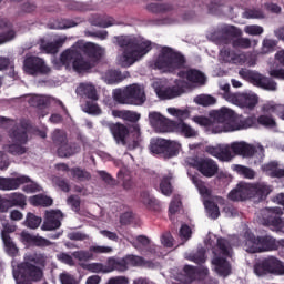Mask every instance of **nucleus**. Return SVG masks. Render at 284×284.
<instances>
[{
	"mask_svg": "<svg viewBox=\"0 0 284 284\" xmlns=\"http://www.w3.org/2000/svg\"><path fill=\"white\" fill-rule=\"evenodd\" d=\"M210 116L216 125L215 132H239L241 130H250V125L254 123V119H245L243 115H239L232 109L225 106L212 111Z\"/></svg>",
	"mask_w": 284,
	"mask_h": 284,
	"instance_id": "nucleus-1",
	"label": "nucleus"
},
{
	"mask_svg": "<svg viewBox=\"0 0 284 284\" xmlns=\"http://www.w3.org/2000/svg\"><path fill=\"white\" fill-rule=\"evenodd\" d=\"M140 199L143 205H145L150 210H156V205H159V202L156 201V199L152 197L148 191H143L140 194Z\"/></svg>",
	"mask_w": 284,
	"mask_h": 284,
	"instance_id": "nucleus-48",
	"label": "nucleus"
},
{
	"mask_svg": "<svg viewBox=\"0 0 284 284\" xmlns=\"http://www.w3.org/2000/svg\"><path fill=\"white\" fill-rule=\"evenodd\" d=\"M29 203L33 205V207H50L54 200L48 195L38 194L29 197Z\"/></svg>",
	"mask_w": 284,
	"mask_h": 284,
	"instance_id": "nucleus-33",
	"label": "nucleus"
},
{
	"mask_svg": "<svg viewBox=\"0 0 284 284\" xmlns=\"http://www.w3.org/2000/svg\"><path fill=\"white\" fill-rule=\"evenodd\" d=\"M20 239L23 245H33L34 247H50V245H52L50 240L39 235H32L28 232H22Z\"/></svg>",
	"mask_w": 284,
	"mask_h": 284,
	"instance_id": "nucleus-22",
	"label": "nucleus"
},
{
	"mask_svg": "<svg viewBox=\"0 0 284 284\" xmlns=\"http://www.w3.org/2000/svg\"><path fill=\"white\" fill-rule=\"evenodd\" d=\"M24 261L27 263H34L36 265L45 267V263L48 262V256L45 255V253H33V254L26 255Z\"/></svg>",
	"mask_w": 284,
	"mask_h": 284,
	"instance_id": "nucleus-40",
	"label": "nucleus"
},
{
	"mask_svg": "<svg viewBox=\"0 0 284 284\" xmlns=\"http://www.w3.org/2000/svg\"><path fill=\"white\" fill-rule=\"evenodd\" d=\"M28 130H30V122L28 121H21L20 124L13 126L9 132V136L14 143L6 144L3 151L12 156L26 154L28 148L23 145L28 143Z\"/></svg>",
	"mask_w": 284,
	"mask_h": 284,
	"instance_id": "nucleus-3",
	"label": "nucleus"
},
{
	"mask_svg": "<svg viewBox=\"0 0 284 284\" xmlns=\"http://www.w3.org/2000/svg\"><path fill=\"white\" fill-rule=\"evenodd\" d=\"M109 130L118 144L128 145V136H130V129L122 123H109Z\"/></svg>",
	"mask_w": 284,
	"mask_h": 284,
	"instance_id": "nucleus-21",
	"label": "nucleus"
},
{
	"mask_svg": "<svg viewBox=\"0 0 284 284\" xmlns=\"http://www.w3.org/2000/svg\"><path fill=\"white\" fill-rule=\"evenodd\" d=\"M134 41L132 39H121L119 40V45L120 48H124V52H123V65L128 67L129 63V59H128V51L132 52V48L134 45Z\"/></svg>",
	"mask_w": 284,
	"mask_h": 284,
	"instance_id": "nucleus-45",
	"label": "nucleus"
},
{
	"mask_svg": "<svg viewBox=\"0 0 284 284\" xmlns=\"http://www.w3.org/2000/svg\"><path fill=\"white\" fill-rule=\"evenodd\" d=\"M113 99L122 105H143L145 103V91L139 84H131L124 89H115Z\"/></svg>",
	"mask_w": 284,
	"mask_h": 284,
	"instance_id": "nucleus-6",
	"label": "nucleus"
},
{
	"mask_svg": "<svg viewBox=\"0 0 284 284\" xmlns=\"http://www.w3.org/2000/svg\"><path fill=\"white\" fill-rule=\"evenodd\" d=\"M229 199L230 201H247V199H252L250 184H237L236 189L229 193Z\"/></svg>",
	"mask_w": 284,
	"mask_h": 284,
	"instance_id": "nucleus-25",
	"label": "nucleus"
},
{
	"mask_svg": "<svg viewBox=\"0 0 284 284\" xmlns=\"http://www.w3.org/2000/svg\"><path fill=\"white\" fill-rule=\"evenodd\" d=\"M148 12H152V14H165V12H172L174 7L171 3H149L146 6Z\"/></svg>",
	"mask_w": 284,
	"mask_h": 284,
	"instance_id": "nucleus-35",
	"label": "nucleus"
},
{
	"mask_svg": "<svg viewBox=\"0 0 284 284\" xmlns=\"http://www.w3.org/2000/svg\"><path fill=\"white\" fill-rule=\"evenodd\" d=\"M192 183L195 185V187L199 190V193L201 196H210V190L207 186H205V182L201 180L199 176L193 175L191 178Z\"/></svg>",
	"mask_w": 284,
	"mask_h": 284,
	"instance_id": "nucleus-51",
	"label": "nucleus"
},
{
	"mask_svg": "<svg viewBox=\"0 0 284 284\" xmlns=\"http://www.w3.org/2000/svg\"><path fill=\"white\" fill-rule=\"evenodd\" d=\"M42 219L37 216L34 213H28L26 216L24 225L30 230H37L41 225Z\"/></svg>",
	"mask_w": 284,
	"mask_h": 284,
	"instance_id": "nucleus-49",
	"label": "nucleus"
},
{
	"mask_svg": "<svg viewBox=\"0 0 284 284\" xmlns=\"http://www.w3.org/2000/svg\"><path fill=\"white\" fill-rule=\"evenodd\" d=\"M128 78H130V73L128 71L122 73L119 70L111 69L105 73V79L108 83H111V84L121 83L122 81H125V79Z\"/></svg>",
	"mask_w": 284,
	"mask_h": 284,
	"instance_id": "nucleus-34",
	"label": "nucleus"
},
{
	"mask_svg": "<svg viewBox=\"0 0 284 284\" xmlns=\"http://www.w3.org/2000/svg\"><path fill=\"white\" fill-rule=\"evenodd\" d=\"M179 150H181V144L176 141L166 140L165 144V153L166 156H176L179 154Z\"/></svg>",
	"mask_w": 284,
	"mask_h": 284,
	"instance_id": "nucleus-50",
	"label": "nucleus"
},
{
	"mask_svg": "<svg viewBox=\"0 0 284 284\" xmlns=\"http://www.w3.org/2000/svg\"><path fill=\"white\" fill-rule=\"evenodd\" d=\"M63 43H65L63 39L55 40L54 42H42L40 44V50H42V52H45L47 54H57V52H59V49L63 47Z\"/></svg>",
	"mask_w": 284,
	"mask_h": 284,
	"instance_id": "nucleus-38",
	"label": "nucleus"
},
{
	"mask_svg": "<svg viewBox=\"0 0 284 284\" xmlns=\"http://www.w3.org/2000/svg\"><path fill=\"white\" fill-rule=\"evenodd\" d=\"M185 55L181 52L175 51L170 47H163L154 61V68L156 70H165V72H174L175 70L185 68Z\"/></svg>",
	"mask_w": 284,
	"mask_h": 284,
	"instance_id": "nucleus-4",
	"label": "nucleus"
},
{
	"mask_svg": "<svg viewBox=\"0 0 284 284\" xmlns=\"http://www.w3.org/2000/svg\"><path fill=\"white\" fill-rule=\"evenodd\" d=\"M245 119H253V123L248 128H257L258 125L267 128L268 130L276 128V120H274V116L272 115L263 114L258 118H256V115H251Z\"/></svg>",
	"mask_w": 284,
	"mask_h": 284,
	"instance_id": "nucleus-27",
	"label": "nucleus"
},
{
	"mask_svg": "<svg viewBox=\"0 0 284 284\" xmlns=\"http://www.w3.org/2000/svg\"><path fill=\"white\" fill-rule=\"evenodd\" d=\"M244 246L248 254H263V252H274L278 250L276 239L272 235H255L247 230L244 233Z\"/></svg>",
	"mask_w": 284,
	"mask_h": 284,
	"instance_id": "nucleus-2",
	"label": "nucleus"
},
{
	"mask_svg": "<svg viewBox=\"0 0 284 284\" xmlns=\"http://www.w3.org/2000/svg\"><path fill=\"white\" fill-rule=\"evenodd\" d=\"M256 276H284V262L278 257L268 255L257 260L253 265Z\"/></svg>",
	"mask_w": 284,
	"mask_h": 284,
	"instance_id": "nucleus-7",
	"label": "nucleus"
},
{
	"mask_svg": "<svg viewBox=\"0 0 284 284\" xmlns=\"http://www.w3.org/2000/svg\"><path fill=\"white\" fill-rule=\"evenodd\" d=\"M266 112H273L274 114H277L280 119H283L284 121V105L283 104H275V105H267L264 108Z\"/></svg>",
	"mask_w": 284,
	"mask_h": 284,
	"instance_id": "nucleus-63",
	"label": "nucleus"
},
{
	"mask_svg": "<svg viewBox=\"0 0 284 284\" xmlns=\"http://www.w3.org/2000/svg\"><path fill=\"white\" fill-rule=\"evenodd\" d=\"M204 207L210 216V219H219L221 216V211L219 210V204H215L214 202L207 200L204 202Z\"/></svg>",
	"mask_w": 284,
	"mask_h": 284,
	"instance_id": "nucleus-47",
	"label": "nucleus"
},
{
	"mask_svg": "<svg viewBox=\"0 0 284 284\" xmlns=\"http://www.w3.org/2000/svg\"><path fill=\"white\" fill-rule=\"evenodd\" d=\"M73 48H77L81 54H84L91 61H100L103 57V49L93 42H78Z\"/></svg>",
	"mask_w": 284,
	"mask_h": 284,
	"instance_id": "nucleus-17",
	"label": "nucleus"
},
{
	"mask_svg": "<svg viewBox=\"0 0 284 284\" xmlns=\"http://www.w3.org/2000/svg\"><path fill=\"white\" fill-rule=\"evenodd\" d=\"M70 172L73 179H77V181L80 182L90 181V179H92V174H90V172L79 166L72 168Z\"/></svg>",
	"mask_w": 284,
	"mask_h": 284,
	"instance_id": "nucleus-44",
	"label": "nucleus"
},
{
	"mask_svg": "<svg viewBox=\"0 0 284 284\" xmlns=\"http://www.w3.org/2000/svg\"><path fill=\"white\" fill-rule=\"evenodd\" d=\"M213 254L214 256L232 258V244H230V241L224 237L217 239Z\"/></svg>",
	"mask_w": 284,
	"mask_h": 284,
	"instance_id": "nucleus-26",
	"label": "nucleus"
},
{
	"mask_svg": "<svg viewBox=\"0 0 284 284\" xmlns=\"http://www.w3.org/2000/svg\"><path fill=\"white\" fill-rule=\"evenodd\" d=\"M60 63L65 68H70V65H72V69L78 74H85L94 68V62L90 59H85L83 53L74 47L64 50L60 54Z\"/></svg>",
	"mask_w": 284,
	"mask_h": 284,
	"instance_id": "nucleus-5",
	"label": "nucleus"
},
{
	"mask_svg": "<svg viewBox=\"0 0 284 284\" xmlns=\"http://www.w3.org/2000/svg\"><path fill=\"white\" fill-rule=\"evenodd\" d=\"M30 183V176L20 175L17 178H1L0 176V190L2 192H11L12 190H19L21 185Z\"/></svg>",
	"mask_w": 284,
	"mask_h": 284,
	"instance_id": "nucleus-19",
	"label": "nucleus"
},
{
	"mask_svg": "<svg viewBox=\"0 0 284 284\" xmlns=\"http://www.w3.org/2000/svg\"><path fill=\"white\" fill-rule=\"evenodd\" d=\"M160 190L164 196H170L172 194V183L170 182V178L165 176L162 179Z\"/></svg>",
	"mask_w": 284,
	"mask_h": 284,
	"instance_id": "nucleus-62",
	"label": "nucleus"
},
{
	"mask_svg": "<svg viewBox=\"0 0 284 284\" xmlns=\"http://www.w3.org/2000/svg\"><path fill=\"white\" fill-rule=\"evenodd\" d=\"M235 170L237 171V174H242L244 179H254L256 176V172H254V170L241 164L235 165Z\"/></svg>",
	"mask_w": 284,
	"mask_h": 284,
	"instance_id": "nucleus-60",
	"label": "nucleus"
},
{
	"mask_svg": "<svg viewBox=\"0 0 284 284\" xmlns=\"http://www.w3.org/2000/svg\"><path fill=\"white\" fill-rule=\"evenodd\" d=\"M181 94H183V88L179 87H169L158 90V97L160 99H176V97H181Z\"/></svg>",
	"mask_w": 284,
	"mask_h": 284,
	"instance_id": "nucleus-36",
	"label": "nucleus"
},
{
	"mask_svg": "<svg viewBox=\"0 0 284 284\" xmlns=\"http://www.w3.org/2000/svg\"><path fill=\"white\" fill-rule=\"evenodd\" d=\"M243 17L244 19H265V13L261 9H246Z\"/></svg>",
	"mask_w": 284,
	"mask_h": 284,
	"instance_id": "nucleus-59",
	"label": "nucleus"
},
{
	"mask_svg": "<svg viewBox=\"0 0 284 284\" xmlns=\"http://www.w3.org/2000/svg\"><path fill=\"white\" fill-rule=\"evenodd\" d=\"M191 261H193V263H196V265H203V263L207 261V257H205V250H199L195 254L191 256Z\"/></svg>",
	"mask_w": 284,
	"mask_h": 284,
	"instance_id": "nucleus-64",
	"label": "nucleus"
},
{
	"mask_svg": "<svg viewBox=\"0 0 284 284\" xmlns=\"http://www.w3.org/2000/svg\"><path fill=\"white\" fill-rule=\"evenodd\" d=\"M223 34H226V37H232L222 38L225 45L231 43L232 48L235 50H248V48H252V40H250V38H243V31L234 26L225 27L223 29Z\"/></svg>",
	"mask_w": 284,
	"mask_h": 284,
	"instance_id": "nucleus-9",
	"label": "nucleus"
},
{
	"mask_svg": "<svg viewBox=\"0 0 284 284\" xmlns=\"http://www.w3.org/2000/svg\"><path fill=\"white\" fill-rule=\"evenodd\" d=\"M23 70L30 77H39V74H50V69L45 65V60L37 55H27L23 61Z\"/></svg>",
	"mask_w": 284,
	"mask_h": 284,
	"instance_id": "nucleus-10",
	"label": "nucleus"
},
{
	"mask_svg": "<svg viewBox=\"0 0 284 284\" xmlns=\"http://www.w3.org/2000/svg\"><path fill=\"white\" fill-rule=\"evenodd\" d=\"M52 141L59 148L68 141V135L62 130L57 129L52 134Z\"/></svg>",
	"mask_w": 284,
	"mask_h": 284,
	"instance_id": "nucleus-55",
	"label": "nucleus"
},
{
	"mask_svg": "<svg viewBox=\"0 0 284 284\" xmlns=\"http://www.w3.org/2000/svg\"><path fill=\"white\" fill-rule=\"evenodd\" d=\"M206 153L214 156L223 163H230L234 159V153L232 151V145L229 144H217L216 146H206Z\"/></svg>",
	"mask_w": 284,
	"mask_h": 284,
	"instance_id": "nucleus-16",
	"label": "nucleus"
},
{
	"mask_svg": "<svg viewBox=\"0 0 284 284\" xmlns=\"http://www.w3.org/2000/svg\"><path fill=\"white\" fill-rule=\"evenodd\" d=\"M124 261L126 263V267L128 265H131L132 267H140L144 263L143 257L136 255H126L124 256Z\"/></svg>",
	"mask_w": 284,
	"mask_h": 284,
	"instance_id": "nucleus-61",
	"label": "nucleus"
},
{
	"mask_svg": "<svg viewBox=\"0 0 284 284\" xmlns=\"http://www.w3.org/2000/svg\"><path fill=\"white\" fill-rule=\"evenodd\" d=\"M220 57H222L223 61H226V63H235L237 65H243V63H245L243 55L236 54L225 47L220 51Z\"/></svg>",
	"mask_w": 284,
	"mask_h": 284,
	"instance_id": "nucleus-31",
	"label": "nucleus"
},
{
	"mask_svg": "<svg viewBox=\"0 0 284 284\" xmlns=\"http://www.w3.org/2000/svg\"><path fill=\"white\" fill-rule=\"evenodd\" d=\"M113 116H118V119H123V121H129L130 123H134L132 128V142L128 144V150H136V148H141V142L143 138L141 136V126L136 123L141 119V114L134 111H125V110H115L113 111Z\"/></svg>",
	"mask_w": 284,
	"mask_h": 284,
	"instance_id": "nucleus-8",
	"label": "nucleus"
},
{
	"mask_svg": "<svg viewBox=\"0 0 284 284\" xmlns=\"http://www.w3.org/2000/svg\"><path fill=\"white\" fill-rule=\"evenodd\" d=\"M79 152H81V146L77 143H68V141L58 148V156L61 159H68Z\"/></svg>",
	"mask_w": 284,
	"mask_h": 284,
	"instance_id": "nucleus-29",
	"label": "nucleus"
},
{
	"mask_svg": "<svg viewBox=\"0 0 284 284\" xmlns=\"http://www.w3.org/2000/svg\"><path fill=\"white\" fill-rule=\"evenodd\" d=\"M17 272L18 276H21L26 281H32L33 283H39L43 278V270L30 262L18 264Z\"/></svg>",
	"mask_w": 284,
	"mask_h": 284,
	"instance_id": "nucleus-13",
	"label": "nucleus"
},
{
	"mask_svg": "<svg viewBox=\"0 0 284 284\" xmlns=\"http://www.w3.org/2000/svg\"><path fill=\"white\" fill-rule=\"evenodd\" d=\"M29 104L32 108H39V110H43V108H45V105H48V100L43 95H32L29 99Z\"/></svg>",
	"mask_w": 284,
	"mask_h": 284,
	"instance_id": "nucleus-52",
	"label": "nucleus"
},
{
	"mask_svg": "<svg viewBox=\"0 0 284 284\" xmlns=\"http://www.w3.org/2000/svg\"><path fill=\"white\" fill-rule=\"evenodd\" d=\"M8 199L11 203V207H20V210H26V205H28V197L23 193H10L8 194Z\"/></svg>",
	"mask_w": 284,
	"mask_h": 284,
	"instance_id": "nucleus-32",
	"label": "nucleus"
},
{
	"mask_svg": "<svg viewBox=\"0 0 284 284\" xmlns=\"http://www.w3.org/2000/svg\"><path fill=\"white\" fill-rule=\"evenodd\" d=\"M168 144V140L165 139H153L151 140L149 150L152 154H165V145Z\"/></svg>",
	"mask_w": 284,
	"mask_h": 284,
	"instance_id": "nucleus-39",
	"label": "nucleus"
},
{
	"mask_svg": "<svg viewBox=\"0 0 284 284\" xmlns=\"http://www.w3.org/2000/svg\"><path fill=\"white\" fill-rule=\"evenodd\" d=\"M125 257H109L106 261V274L110 272H126Z\"/></svg>",
	"mask_w": 284,
	"mask_h": 284,
	"instance_id": "nucleus-28",
	"label": "nucleus"
},
{
	"mask_svg": "<svg viewBox=\"0 0 284 284\" xmlns=\"http://www.w3.org/2000/svg\"><path fill=\"white\" fill-rule=\"evenodd\" d=\"M4 243V251L8 254V256H11V258H14L19 254V247H17V244L12 241V237L4 235V240H2Z\"/></svg>",
	"mask_w": 284,
	"mask_h": 284,
	"instance_id": "nucleus-42",
	"label": "nucleus"
},
{
	"mask_svg": "<svg viewBox=\"0 0 284 284\" xmlns=\"http://www.w3.org/2000/svg\"><path fill=\"white\" fill-rule=\"evenodd\" d=\"M253 190L255 192V195L258 196L261 201H264V199H267V196H270V193L272 192V189H270V185L265 183L254 184Z\"/></svg>",
	"mask_w": 284,
	"mask_h": 284,
	"instance_id": "nucleus-43",
	"label": "nucleus"
},
{
	"mask_svg": "<svg viewBox=\"0 0 284 284\" xmlns=\"http://www.w3.org/2000/svg\"><path fill=\"white\" fill-rule=\"evenodd\" d=\"M192 166L201 172L206 179H212L219 174V164L212 158H199L193 159Z\"/></svg>",
	"mask_w": 284,
	"mask_h": 284,
	"instance_id": "nucleus-12",
	"label": "nucleus"
},
{
	"mask_svg": "<svg viewBox=\"0 0 284 284\" xmlns=\"http://www.w3.org/2000/svg\"><path fill=\"white\" fill-rule=\"evenodd\" d=\"M63 221V213L60 210L45 211L44 221L41 226L43 232H52L61 227V222Z\"/></svg>",
	"mask_w": 284,
	"mask_h": 284,
	"instance_id": "nucleus-15",
	"label": "nucleus"
},
{
	"mask_svg": "<svg viewBox=\"0 0 284 284\" xmlns=\"http://www.w3.org/2000/svg\"><path fill=\"white\" fill-rule=\"evenodd\" d=\"M80 266L82 267V270H87V272H91L92 274H101V272L103 274H108V266L101 263H82L80 264Z\"/></svg>",
	"mask_w": 284,
	"mask_h": 284,
	"instance_id": "nucleus-41",
	"label": "nucleus"
},
{
	"mask_svg": "<svg viewBox=\"0 0 284 284\" xmlns=\"http://www.w3.org/2000/svg\"><path fill=\"white\" fill-rule=\"evenodd\" d=\"M278 42L273 39H264L262 43V54H270L276 50Z\"/></svg>",
	"mask_w": 284,
	"mask_h": 284,
	"instance_id": "nucleus-57",
	"label": "nucleus"
},
{
	"mask_svg": "<svg viewBox=\"0 0 284 284\" xmlns=\"http://www.w3.org/2000/svg\"><path fill=\"white\" fill-rule=\"evenodd\" d=\"M149 121L152 128L156 130V132H163V133L171 132L172 125L174 123L173 120L165 118L163 114L156 111L149 113Z\"/></svg>",
	"mask_w": 284,
	"mask_h": 284,
	"instance_id": "nucleus-18",
	"label": "nucleus"
},
{
	"mask_svg": "<svg viewBox=\"0 0 284 284\" xmlns=\"http://www.w3.org/2000/svg\"><path fill=\"white\" fill-rule=\"evenodd\" d=\"M186 75L187 81L191 83H205V74L196 69H190L186 72H180L179 77Z\"/></svg>",
	"mask_w": 284,
	"mask_h": 284,
	"instance_id": "nucleus-37",
	"label": "nucleus"
},
{
	"mask_svg": "<svg viewBox=\"0 0 284 284\" xmlns=\"http://www.w3.org/2000/svg\"><path fill=\"white\" fill-rule=\"evenodd\" d=\"M240 74L241 77H245V79H248V81H251L253 85H256L257 88H262L263 90L275 92L277 88L276 81L258 72L241 70Z\"/></svg>",
	"mask_w": 284,
	"mask_h": 284,
	"instance_id": "nucleus-11",
	"label": "nucleus"
},
{
	"mask_svg": "<svg viewBox=\"0 0 284 284\" xmlns=\"http://www.w3.org/2000/svg\"><path fill=\"white\" fill-rule=\"evenodd\" d=\"M78 94L84 99H90V101H99V95L97 94V88L92 84L81 83L77 89Z\"/></svg>",
	"mask_w": 284,
	"mask_h": 284,
	"instance_id": "nucleus-30",
	"label": "nucleus"
},
{
	"mask_svg": "<svg viewBox=\"0 0 284 284\" xmlns=\"http://www.w3.org/2000/svg\"><path fill=\"white\" fill-rule=\"evenodd\" d=\"M212 264L214 265L215 272L219 274V276L227 278V276L232 274V264H230L226 257L214 256Z\"/></svg>",
	"mask_w": 284,
	"mask_h": 284,
	"instance_id": "nucleus-24",
	"label": "nucleus"
},
{
	"mask_svg": "<svg viewBox=\"0 0 284 284\" xmlns=\"http://www.w3.org/2000/svg\"><path fill=\"white\" fill-rule=\"evenodd\" d=\"M171 132H176V134L184 136V139H195V136H199V132L185 122L173 121Z\"/></svg>",
	"mask_w": 284,
	"mask_h": 284,
	"instance_id": "nucleus-23",
	"label": "nucleus"
},
{
	"mask_svg": "<svg viewBox=\"0 0 284 284\" xmlns=\"http://www.w3.org/2000/svg\"><path fill=\"white\" fill-rule=\"evenodd\" d=\"M72 257L75 258V261H80V262L85 263L88 261H92L94 255L90 251L80 250V251L73 252Z\"/></svg>",
	"mask_w": 284,
	"mask_h": 284,
	"instance_id": "nucleus-54",
	"label": "nucleus"
},
{
	"mask_svg": "<svg viewBox=\"0 0 284 284\" xmlns=\"http://www.w3.org/2000/svg\"><path fill=\"white\" fill-rule=\"evenodd\" d=\"M152 50V42L151 41H134L133 48L131 51H126V59H129V62L126 64L128 68L130 65H133V63H136L139 59L145 57L148 52Z\"/></svg>",
	"mask_w": 284,
	"mask_h": 284,
	"instance_id": "nucleus-14",
	"label": "nucleus"
},
{
	"mask_svg": "<svg viewBox=\"0 0 284 284\" xmlns=\"http://www.w3.org/2000/svg\"><path fill=\"white\" fill-rule=\"evenodd\" d=\"M97 100H89L85 102L83 110L87 114H101V108L94 102Z\"/></svg>",
	"mask_w": 284,
	"mask_h": 284,
	"instance_id": "nucleus-58",
	"label": "nucleus"
},
{
	"mask_svg": "<svg viewBox=\"0 0 284 284\" xmlns=\"http://www.w3.org/2000/svg\"><path fill=\"white\" fill-rule=\"evenodd\" d=\"M169 114H171L172 116H176L179 119L178 123H185L186 119H190V110L184 109H176V108H169L168 109Z\"/></svg>",
	"mask_w": 284,
	"mask_h": 284,
	"instance_id": "nucleus-46",
	"label": "nucleus"
},
{
	"mask_svg": "<svg viewBox=\"0 0 284 284\" xmlns=\"http://www.w3.org/2000/svg\"><path fill=\"white\" fill-rule=\"evenodd\" d=\"M194 101L197 105L207 108L209 105H214V103H216V98L212 95H197Z\"/></svg>",
	"mask_w": 284,
	"mask_h": 284,
	"instance_id": "nucleus-56",
	"label": "nucleus"
},
{
	"mask_svg": "<svg viewBox=\"0 0 284 284\" xmlns=\"http://www.w3.org/2000/svg\"><path fill=\"white\" fill-rule=\"evenodd\" d=\"M270 215L264 219L265 225L272 227L273 232H281L284 227V219L281 217L283 210L281 207H273L268 210Z\"/></svg>",
	"mask_w": 284,
	"mask_h": 284,
	"instance_id": "nucleus-20",
	"label": "nucleus"
},
{
	"mask_svg": "<svg viewBox=\"0 0 284 284\" xmlns=\"http://www.w3.org/2000/svg\"><path fill=\"white\" fill-rule=\"evenodd\" d=\"M91 24L95 26V28H110L114 26V19L97 17L91 21Z\"/></svg>",
	"mask_w": 284,
	"mask_h": 284,
	"instance_id": "nucleus-53",
	"label": "nucleus"
}]
</instances>
